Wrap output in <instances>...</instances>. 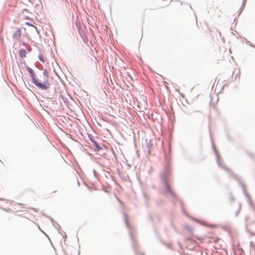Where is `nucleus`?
<instances>
[{
  "label": "nucleus",
  "instance_id": "obj_1",
  "mask_svg": "<svg viewBox=\"0 0 255 255\" xmlns=\"http://www.w3.org/2000/svg\"><path fill=\"white\" fill-rule=\"evenodd\" d=\"M32 78V82L39 89L43 90H47L49 88V83L48 80V75L45 71H44L43 75L46 77L43 83L39 82L35 78V74L33 70L30 67L26 68Z\"/></svg>",
  "mask_w": 255,
  "mask_h": 255
},
{
  "label": "nucleus",
  "instance_id": "obj_2",
  "mask_svg": "<svg viewBox=\"0 0 255 255\" xmlns=\"http://www.w3.org/2000/svg\"><path fill=\"white\" fill-rule=\"evenodd\" d=\"M21 36V30L20 29H17L13 35V37L16 39H19Z\"/></svg>",
  "mask_w": 255,
  "mask_h": 255
},
{
  "label": "nucleus",
  "instance_id": "obj_3",
  "mask_svg": "<svg viewBox=\"0 0 255 255\" xmlns=\"http://www.w3.org/2000/svg\"><path fill=\"white\" fill-rule=\"evenodd\" d=\"M152 146H153L152 142L151 141V140H149V142L147 144V147L148 150V153L149 154H150V150H151V149H152Z\"/></svg>",
  "mask_w": 255,
  "mask_h": 255
},
{
  "label": "nucleus",
  "instance_id": "obj_4",
  "mask_svg": "<svg viewBox=\"0 0 255 255\" xmlns=\"http://www.w3.org/2000/svg\"><path fill=\"white\" fill-rule=\"evenodd\" d=\"M39 59L41 61H44V58L43 57H39Z\"/></svg>",
  "mask_w": 255,
  "mask_h": 255
},
{
  "label": "nucleus",
  "instance_id": "obj_5",
  "mask_svg": "<svg viewBox=\"0 0 255 255\" xmlns=\"http://www.w3.org/2000/svg\"><path fill=\"white\" fill-rule=\"evenodd\" d=\"M218 240H219V239H218V238H216V239L214 240V242H217Z\"/></svg>",
  "mask_w": 255,
  "mask_h": 255
}]
</instances>
